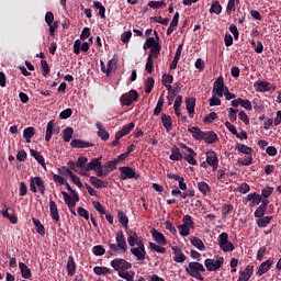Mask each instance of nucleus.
Returning a JSON list of instances; mask_svg holds the SVG:
<instances>
[{"label": "nucleus", "instance_id": "36", "mask_svg": "<svg viewBox=\"0 0 281 281\" xmlns=\"http://www.w3.org/2000/svg\"><path fill=\"white\" fill-rule=\"evenodd\" d=\"M235 150H238V153H243L244 155H251V153H254L251 147H247V145H243L240 143L236 144Z\"/></svg>", "mask_w": 281, "mask_h": 281}, {"label": "nucleus", "instance_id": "57", "mask_svg": "<svg viewBox=\"0 0 281 281\" xmlns=\"http://www.w3.org/2000/svg\"><path fill=\"white\" fill-rule=\"evenodd\" d=\"M70 115H74V111L71 109H66L60 112L59 117L60 120H69Z\"/></svg>", "mask_w": 281, "mask_h": 281}, {"label": "nucleus", "instance_id": "29", "mask_svg": "<svg viewBox=\"0 0 281 281\" xmlns=\"http://www.w3.org/2000/svg\"><path fill=\"white\" fill-rule=\"evenodd\" d=\"M161 122L167 133H170V131H172V117H170V115L162 114Z\"/></svg>", "mask_w": 281, "mask_h": 281}, {"label": "nucleus", "instance_id": "19", "mask_svg": "<svg viewBox=\"0 0 281 281\" xmlns=\"http://www.w3.org/2000/svg\"><path fill=\"white\" fill-rule=\"evenodd\" d=\"M66 271L70 277L76 276V260L74 259L72 256L68 257V260L66 263Z\"/></svg>", "mask_w": 281, "mask_h": 281}, {"label": "nucleus", "instance_id": "44", "mask_svg": "<svg viewBox=\"0 0 281 281\" xmlns=\"http://www.w3.org/2000/svg\"><path fill=\"white\" fill-rule=\"evenodd\" d=\"M93 271L95 276H106V273H111V269L106 267H94Z\"/></svg>", "mask_w": 281, "mask_h": 281}, {"label": "nucleus", "instance_id": "40", "mask_svg": "<svg viewBox=\"0 0 281 281\" xmlns=\"http://www.w3.org/2000/svg\"><path fill=\"white\" fill-rule=\"evenodd\" d=\"M52 135H54V121H49L46 125V142H49L52 139Z\"/></svg>", "mask_w": 281, "mask_h": 281}, {"label": "nucleus", "instance_id": "32", "mask_svg": "<svg viewBox=\"0 0 281 281\" xmlns=\"http://www.w3.org/2000/svg\"><path fill=\"white\" fill-rule=\"evenodd\" d=\"M246 201L252 202V205H260L262 202V196L256 192L249 193L246 198Z\"/></svg>", "mask_w": 281, "mask_h": 281}, {"label": "nucleus", "instance_id": "49", "mask_svg": "<svg viewBox=\"0 0 281 281\" xmlns=\"http://www.w3.org/2000/svg\"><path fill=\"white\" fill-rule=\"evenodd\" d=\"M271 218H273L272 216H265L261 217L258 222L257 225L258 227H267V225H269L271 223Z\"/></svg>", "mask_w": 281, "mask_h": 281}, {"label": "nucleus", "instance_id": "30", "mask_svg": "<svg viewBox=\"0 0 281 281\" xmlns=\"http://www.w3.org/2000/svg\"><path fill=\"white\" fill-rule=\"evenodd\" d=\"M95 126L98 128V136L101 139H103V142H106V139H109V132H106V130H104V126L100 122H97Z\"/></svg>", "mask_w": 281, "mask_h": 281}, {"label": "nucleus", "instance_id": "20", "mask_svg": "<svg viewBox=\"0 0 281 281\" xmlns=\"http://www.w3.org/2000/svg\"><path fill=\"white\" fill-rule=\"evenodd\" d=\"M202 139L206 144H214L215 142H218V135L214 132H204Z\"/></svg>", "mask_w": 281, "mask_h": 281}, {"label": "nucleus", "instance_id": "31", "mask_svg": "<svg viewBox=\"0 0 281 281\" xmlns=\"http://www.w3.org/2000/svg\"><path fill=\"white\" fill-rule=\"evenodd\" d=\"M151 236L154 240L158 243V245H161V246L166 245V237L164 236V234H161L157 229H154L151 232Z\"/></svg>", "mask_w": 281, "mask_h": 281}, {"label": "nucleus", "instance_id": "26", "mask_svg": "<svg viewBox=\"0 0 281 281\" xmlns=\"http://www.w3.org/2000/svg\"><path fill=\"white\" fill-rule=\"evenodd\" d=\"M183 52V45H179L176 52V55L173 57V60L170 64V69H177V65L181 58V53Z\"/></svg>", "mask_w": 281, "mask_h": 281}, {"label": "nucleus", "instance_id": "25", "mask_svg": "<svg viewBox=\"0 0 281 281\" xmlns=\"http://www.w3.org/2000/svg\"><path fill=\"white\" fill-rule=\"evenodd\" d=\"M169 159H171V161H181V159H183V154H181V149H179V147L177 146L172 147Z\"/></svg>", "mask_w": 281, "mask_h": 281}, {"label": "nucleus", "instance_id": "2", "mask_svg": "<svg viewBox=\"0 0 281 281\" xmlns=\"http://www.w3.org/2000/svg\"><path fill=\"white\" fill-rule=\"evenodd\" d=\"M116 244H109L111 251H116V254H126L128 245L126 244V237L122 231H119L115 235Z\"/></svg>", "mask_w": 281, "mask_h": 281}, {"label": "nucleus", "instance_id": "64", "mask_svg": "<svg viewBox=\"0 0 281 281\" xmlns=\"http://www.w3.org/2000/svg\"><path fill=\"white\" fill-rule=\"evenodd\" d=\"M20 196H25L27 194V186L25 182H20V188H19Z\"/></svg>", "mask_w": 281, "mask_h": 281}, {"label": "nucleus", "instance_id": "35", "mask_svg": "<svg viewBox=\"0 0 281 281\" xmlns=\"http://www.w3.org/2000/svg\"><path fill=\"white\" fill-rule=\"evenodd\" d=\"M209 12L211 14H221V12H223V7L221 5V2L216 0L212 1Z\"/></svg>", "mask_w": 281, "mask_h": 281}, {"label": "nucleus", "instance_id": "21", "mask_svg": "<svg viewBox=\"0 0 281 281\" xmlns=\"http://www.w3.org/2000/svg\"><path fill=\"white\" fill-rule=\"evenodd\" d=\"M102 168H103V177H106V175H109V172H113V170H115V168H117V160L116 159L110 160Z\"/></svg>", "mask_w": 281, "mask_h": 281}, {"label": "nucleus", "instance_id": "60", "mask_svg": "<svg viewBox=\"0 0 281 281\" xmlns=\"http://www.w3.org/2000/svg\"><path fill=\"white\" fill-rule=\"evenodd\" d=\"M92 205L94 207V210H97V212H99V214H106V210L104 209V206H102V204L98 201L92 202Z\"/></svg>", "mask_w": 281, "mask_h": 281}, {"label": "nucleus", "instance_id": "18", "mask_svg": "<svg viewBox=\"0 0 281 281\" xmlns=\"http://www.w3.org/2000/svg\"><path fill=\"white\" fill-rule=\"evenodd\" d=\"M49 212L53 221L58 223V221H60V214H58V205H56V202H54V200L49 201Z\"/></svg>", "mask_w": 281, "mask_h": 281}, {"label": "nucleus", "instance_id": "48", "mask_svg": "<svg viewBox=\"0 0 281 281\" xmlns=\"http://www.w3.org/2000/svg\"><path fill=\"white\" fill-rule=\"evenodd\" d=\"M2 216H4V218H9L13 225L19 221V218H16L13 213H9L8 210L2 211Z\"/></svg>", "mask_w": 281, "mask_h": 281}, {"label": "nucleus", "instance_id": "5", "mask_svg": "<svg viewBox=\"0 0 281 281\" xmlns=\"http://www.w3.org/2000/svg\"><path fill=\"white\" fill-rule=\"evenodd\" d=\"M225 258L216 256L215 259H205L204 266L209 271H218L223 267Z\"/></svg>", "mask_w": 281, "mask_h": 281}, {"label": "nucleus", "instance_id": "7", "mask_svg": "<svg viewBox=\"0 0 281 281\" xmlns=\"http://www.w3.org/2000/svg\"><path fill=\"white\" fill-rule=\"evenodd\" d=\"M218 245H220V249H222V251H234V244H232V241H229V235H227V233H222L218 237Z\"/></svg>", "mask_w": 281, "mask_h": 281}, {"label": "nucleus", "instance_id": "34", "mask_svg": "<svg viewBox=\"0 0 281 281\" xmlns=\"http://www.w3.org/2000/svg\"><path fill=\"white\" fill-rule=\"evenodd\" d=\"M90 183L91 186H93L94 188H106V186H109V182L102 181L101 179H98L97 177H90Z\"/></svg>", "mask_w": 281, "mask_h": 281}, {"label": "nucleus", "instance_id": "58", "mask_svg": "<svg viewBox=\"0 0 281 281\" xmlns=\"http://www.w3.org/2000/svg\"><path fill=\"white\" fill-rule=\"evenodd\" d=\"M161 5H166L165 1H149L148 2V7L153 8L154 10H159V8H161Z\"/></svg>", "mask_w": 281, "mask_h": 281}, {"label": "nucleus", "instance_id": "12", "mask_svg": "<svg viewBox=\"0 0 281 281\" xmlns=\"http://www.w3.org/2000/svg\"><path fill=\"white\" fill-rule=\"evenodd\" d=\"M213 93L214 95H218V98H223L225 93V81L223 80V77H218L214 82Z\"/></svg>", "mask_w": 281, "mask_h": 281}, {"label": "nucleus", "instance_id": "43", "mask_svg": "<svg viewBox=\"0 0 281 281\" xmlns=\"http://www.w3.org/2000/svg\"><path fill=\"white\" fill-rule=\"evenodd\" d=\"M64 135V142H71V137H74V128L72 127H66L63 131Z\"/></svg>", "mask_w": 281, "mask_h": 281}, {"label": "nucleus", "instance_id": "56", "mask_svg": "<svg viewBox=\"0 0 281 281\" xmlns=\"http://www.w3.org/2000/svg\"><path fill=\"white\" fill-rule=\"evenodd\" d=\"M238 164H240V166H251V164H254V158L251 156H248L247 158H239L238 159Z\"/></svg>", "mask_w": 281, "mask_h": 281}, {"label": "nucleus", "instance_id": "15", "mask_svg": "<svg viewBox=\"0 0 281 281\" xmlns=\"http://www.w3.org/2000/svg\"><path fill=\"white\" fill-rule=\"evenodd\" d=\"M206 164L216 170L218 168V158L216 157L215 151H207L206 153Z\"/></svg>", "mask_w": 281, "mask_h": 281}, {"label": "nucleus", "instance_id": "1", "mask_svg": "<svg viewBox=\"0 0 281 281\" xmlns=\"http://www.w3.org/2000/svg\"><path fill=\"white\" fill-rule=\"evenodd\" d=\"M187 276L194 278L195 280L204 281L205 278L201 273H205V267L201 262L191 261L189 266L186 267Z\"/></svg>", "mask_w": 281, "mask_h": 281}, {"label": "nucleus", "instance_id": "42", "mask_svg": "<svg viewBox=\"0 0 281 281\" xmlns=\"http://www.w3.org/2000/svg\"><path fill=\"white\" fill-rule=\"evenodd\" d=\"M119 223H121L124 227H128V217L125 212L119 211L117 213Z\"/></svg>", "mask_w": 281, "mask_h": 281}, {"label": "nucleus", "instance_id": "9", "mask_svg": "<svg viewBox=\"0 0 281 281\" xmlns=\"http://www.w3.org/2000/svg\"><path fill=\"white\" fill-rule=\"evenodd\" d=\"M131 254L139 261L146 260V247H144V243L139 241L138 246H133L131 248Z\"/></svg>", "mask_w": 281, "mask_h": 281}, {"label": "nucleus", "instance_id": "39", "mask_svg": "<svg viewBox=\"0 0 281 281\" xmlns=\"http://www.w3.org/2000/svg\"><path fill=\"white\" fill-rule=\"evenodd\" d=\"M30 153L32 157H34V159H36L37 162L41 164L43 168H45V158L43 155H41V153L36 151L35 149H31Z\"/></svg>", "mask_w": 281, "mask_h": 281}, {"label": "nucleus", "instance_id": "52", "mask_svg": "<svg viewBox=\"0 0 281 281\" xmlns=\"http://www.w3.org/2000/svg\"><path fill=\"white\" fill-rule=\"evenodd\" d=\"M232 12H236V0H228L226 13L232 14Z\"/></svg>", "mask_w": 281, "mask_h": 281}, {"label": "nucleus", "instance_id": "16", "mask_svg": "<svg viewBox=\"0 0 281 281\" xmlns=\"http://www.w3.org/2000/svg\"><path fill=\"white\" fill-rule=\"evenodd\" d=\"M251 276H254V266H247L245 270L239 272V278L237 281H249L251 280Z\"/></svg>", "mask_w": 281, "mask_h": 281}, {"label": "nucleus", "instance_id": "47", "mask_svg": "<svg viewBox=\"0 0 281 281\" xmlns=\"http://www.w3.org/2000/svg\"><path fill=\"white\" fill-rule=\"evenodd\" d=\"M154 87H155V79L153 77H148L145 83V92L150 93Z\"/></svg>", "mask_w": 281, "mask_h": 281}, {"label": "nucleus", "instance_id": "50", "mask_svg": "<svg viewBox=\"0 0 281 281\" xmlns=\"http://www.w3.org/2000/svg\"><path fill=\"white\" fill-rule=\"evenodd\" d=\"M153 67H154L153 54H149L147 57V63L145 65V69L147 74H153Z\"/></svg>", "mask_w": 281, "mask_h": 281}, {"label": "nucleus", "instance_id": "53", "mask_svg": "<svg viewBox=\"0 0 281 281\" xmlns=\"http://www.w3.org/2000/svg\"><path fill=\"white\" fill-rule=\"evenodd\" d=\"M271 194H273V187H266L261 190V196L263 199H269Z\"/></svg>", "mask_w": 281, "mask_h": 281}, {"label": "nucleus", "instance_id": "33", "mask_svg": "<svg viewBox=\"0 0 281 281\" xmlns=\"http://www.w3.org/2000/svg\"><path fill=\"white\" fill-rule=\"evenodd\" d=\"M36 135V132L34 131V127H26L23 131V137L26 142V144H30L32 142V137Z\"/></svg>", "mask_w": 281, "mask_h": 281}, {"label": "nucleus", "instance_id": "55", "mask_svg": "<svg viewBox=\"0 0 281 281\" xmlns=\"http://www.w3.org/2000/svg\"><path fill=\"white\" fill-rule=\"evenodd\" d=\"M119 278H122L123 280L126 281H133V274H131V272L126 270L119 272Z\"/></svg>", "mask_w": 281, "mask_h": 281}, {"label": "nucleus", "instance_id": "62", "mask_svg": "<svg viewBox=\"0 0 281 281\" xmlns=\"http://www.w3.org/2000/svg\"><path fill=\"white\" fill-rule=\"evenodd\" d=\"M135 128V123H128L127 125H124L123 128L121 130L123 132V135H128L131 131Z\"/></svg>", "mask_w": 281, "mask_h": 281}, {"label": "nucleus", "instance_id": "54", "mask_svg": "<svg viewBox=\"0 0 281 281\" xmlns=\"http://www.w3.org/2000/svg\"><path fill=\"white\" fill-rule=\"evenodd\" d=\"M92 251H93L94 256H104V254H106V250L104 249V247L100 246V245L94 246L92 248Z\"/></svg>", "mask_w": 281, "mask_h": 281}, {"label": "nucleus", "instance_id": "27", "mask_svg": "<svg viewBox=\"0 0 281 281\" xmlns=\"http://www.w3.org/2000/svg\"><path fill=\"white\" fill-rule=\"evenodd\" d=\"M189 133H191L192 137H194L198 140L203 139V135L205 132L201 131V128L196 126L188 127Z\"/></svg>", "mask_w": 281, "mask_h": 281}, {"label": "nucleus", "instance_id": "61", "mask_svg": "<svg viewBox=\"0 0 281 281\" xmlns=\"http://www.w3.org/2000/svg\"><path fill=\"white\" fill-rule=\"evenodd\" d=\"M150 54H151V58L154 56V58H157V56L159 54H161V46L159 44L155 45L154 47L150 48Z\"/></svg>", "mask_w": 281, "mask_h": 281}, {"label": "nucleus", "instance_id": "59", "mask_svg": "<svg viewBox=\"0 0 281 281\" xmlns=\"http://www.w3.org/2000/svg\"><path fill=\"white\" fill-rule=\"evenodd\" d=\"M77 213L79 216H81V218L89 221V211L85 210L82 206H79L77 209Z\"/></svg>", "mask_w": 281, "mask_h": 281}, {"label": "nucleus", "instance_id": "22", "mask_svg": "<svg viewBox=\"0 0 281 281\" xmlns=\"http://www.w3.org/2000/svg\"><path fill=\"white\" fill-rule=\"evenodd\" d=\"M19 269H20L21 276H22V278H24V280H30V278H32V271L30 270L27 265L20 262Z\"/></svg>", "mask_w": 281, "mask_h": 281}, {"label": "nucleus", "instance_id": "46", "mask_svg": "<svg viewBox=\"0 0 281 281\" xmlns=\"http://www.w3.org/2000/svg\"><path fill=\"white\" fill-rule=\"evenodd\" d=\"M182 223L187 227H189L191 229H194V221L192 220L191 215H184L183 218H182Z\"/></svg>", "mask_w": 281, "mask_h": 281}, {"label": "nucleus", "instance_id": "45", "mask_svg": "<svg viewBox=\"0 0 281 281\" xmlns=\"http://www.w3.org/2000/svg\"><path fill=\"white\" fill-rule=\"evenodd\" d=\"M149 249L151 251H156L157 254H166V248L161 245H157L155 243H149Z\"/></svg>", "mask_w": 281, "mask_h": 281}, {"label": "nucleus", "instance_id": "3", "mask_svg": "<svg viewBox=\"0 0 281 281\" xmlns=\"http://www.w3.org/2000/svg\"><path fill=\"white\" fill-rule=\"evenodd\" d=\"M30 190L33 194L40 191V194H45V180L41 177H31L30 178Z\"/></svg>", "mask_w": 281, "mask_h": 281}, {"label": "nucleus", "instance_id": "38", "mask_svg": "<svg viewBox=\"0 0 281 281\" xmlns=\"http://www.w3.org/2000/svg\"><path fill=\"white\" fill-rule=\"evenodd\" d=\"M33 225L36 227L37 234H40L41 236H45V226H43L38 218L33 217Z\"/></svg>", "mask_w": 281, "mask_h": 281}, {"label": "nucleus", "instance_id": "41", "mask_svg": "<svg viewBox=\"0 0 281 281\" xmlns=\"http://www.w3.org/2000/svg\"><path fill=\"white\" fill-rule=\"evenodd\" d=\"M186 104H187V111L190 115H192V113H194V106L196 104V101H194V99L192 98H187L186 99Z\"/></svg>", "mask_w": 281, "mask_h": 281}, {"label": "nucleus", "instance_id": "51", "mask_svg": "<svg viewBox=\"0 0 281 281\" xmlns=\"http://www.w3.org/2000/svg\"><path fill=\"white\" fill-rule=\"evenodd\" d=\"M178 229H179V234L180 236H190V227L187 226L186 224H182L180 226H178Z\"/></svg>", "mask_w": 281, "mask_h": 281}, {"label": "nucleus", "instance_id": "10", "mask_svg": "<svg viewBox=\"0 0 281 281\" xmlns=\"http://www.w3.org/2000/svg\"><path fill=\"white\" fill-rule=\"evenodd\" d=\"M61 195L64 198L66 205H68L69 210H74V207H76V203L80 201L78 193H70L69 195V193L61 191Z\"/></svg>", "mask_w": 281, "mask_h": 281}, {"label": "nucleus", "instance_id": "37", "mask_svg": "<svg viewBox=\"0 0 281 281\" xmlns=\"http://www.w3.org/2000/svg\"><path fill=\"white\" fill-rule=\"evenodd\" d=\"M191 245H193V247H196V249H199L200 251H205V244H203V240H201L199 237H192Z\"/></svg>", "mask_w": 281, "mask_h": 281}, {"label": "nucleus", "instance_id": "14", "mask_svg": "<svg viewBox=\"0 0 281 281\" xmlns=\"http://www.w3.org/2000/svg\"><path fill=\"white\" fill-rule=\"evenodd\" d=\"M127 243L130 247H137L139 246V243H144L139 236H137V233L135 231L127 232Z\"/></svg>", "mask_w": 281, "mask_h": 281}, {"label": "nucleus", "instance_id": "13", "mask_svg": "<svg viewBox=\"0 0 281 281\" xmlns=\"http://www.w3.org/2000/svg\"><path fill=\"white\" fill-rule=\"evenodd\" d=\"M254 89L258 93H267V91H271V83L267 80H258L254 82Z\"/></svg>", "mask_w": 281, "mask_h": 281}, {"label": "nucleus", "instance_id": "24", "mask_svg": "<svg viewBox=\"0 0 281 281\" xmlns=\"http://www.w3.org/2000/svg\"><path fill=\"white\" fill-rule=\"evenodd\" d=\"M70 146L72 148H90V146H93V144L80 139H72L70 142Z\"/></svg>", "mask_w": 281, "mask_h": 281}, {"label": "nucleus", "instance_id": "6", "mask_svg": "<svg viewBox=\"0 0 281 281\" xmlns=\"http://www.w3.org/2000/svg\"><path fill=\"white\" fill-rule=\"evenodd\" d=\"M111 267L114 269V271H117V273H122V271H128L133 265L125 259L116 258L111 261Z\"/></svg>", "mask_w": 281, "mask_h": 281}, {"label": "nucleus", "instance_id": "23", "mask_svg": "<svg viewBox=\"0 0 281 281\" xmlns=\"http://www.w3.org/2000/svg\"><path fill=\"white\" fill-rule=\"evenodd\" d=\"M198 190H199V192H201V194L203 196H207V194H210V192H212V187H210V184H207V182L201 181V182H198Z\"/></svg>", "mask_w": 281, "mask_h": 281}, {"label": "nucleus", "instance_id": "8", "mask_svg": "<svg viewBox=\"0 0 281 281\" xmlns=\"http://www.w3.org/2000/svg\"><path fill=\"white\" fill-rule=\"evenodd\" d=\"M121 175L120 179L126 181V179H139V173L135 172L133 168L125 166L119 168Z\"/></svg>", "mask_w": 281, "mask_h": 281}, {"label": "nucleus", "instance_id": "63", "mask_svg": "<svg viewBox=\"0 0 281 281\" xmlns=\"http://www.w3.org/2000/svg\"><path fill=\"white\" fill-rule=\"evenodd\" d=\"M70 179H71L72 183H75V186H77V188H82V181H80L78 176H76L74 172L70 173Z\"/></svg>", "mask_w": 281, "mask_h": 281}, {"label": "nucleus", "instance_id": "28", "mask_svg": "<svg viewBox=\"0 0 281 281\" xmlns=\"http://www.w3.org/2000/svg\"><path fill=\"white\" fill-rule=\"evenodd\" d=\"M196 151L194 149H188V154H184V159L190 164L191 166H196Z\"/></svg>", "mask_w": 281, "mask_h": 281}, {"label": "nucleus", "instance_id": "11", "mask_svg": "<svg viewBox=\"0 0 281 281\" xmlns=\"http://www.w3.org/2000/svg\"><path fill=\"white\" fill-rule=\"evenodd\" d=\"M137 98H139L137 90H131L121 97V102H123L125 106H131L133 102H137Z\"/></svg>", "mask_w": 281, "mask_h": 281}, {"label": "nucleus", "instance_id": "17", "mask_svg": "<svg viewBox=\"0 0 281 281\" xmlns=\"http://www.w3.org/2000/svg\"><path fill=\"white\" fill-rule=\"evenodd\" d=\"M271 265H273V261L271 259L263 261L259 266V269L257 271L258 278H260L261 276H265V273H267V271H269L271 269Z\"/></svg>", "mask_w": 281, "mask_h": 281}, {"label": "nucleus", "instance_id": "4", "mask_svg": "<svg viewBox=\"0 0 281 281\" xmlns=\"http://www.w3.org/2000/svg\"><path fill=\"white\" fill-rule=\"evenodd\" d=\"M102 157L94 158L88 162L85 167V170H93L97 172V177H104V169L102 168Z\"/></svg>", "mask_w": 281, "mask_h": 281}]
</instances>
